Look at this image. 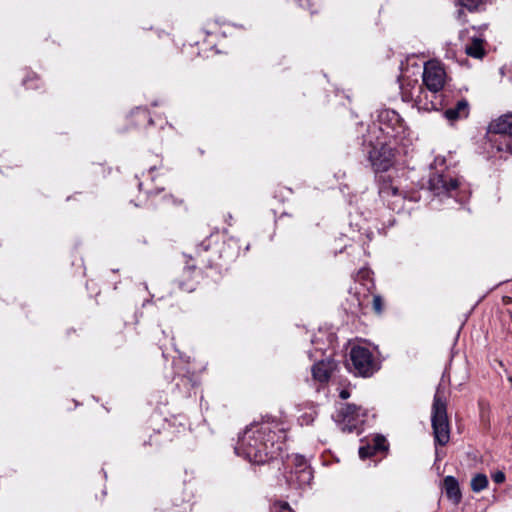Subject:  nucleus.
Here are the masks:
<instances>
[{
    "label": "nucleus",
    "instance_id": "nucleus-22",
    "mask_svg": "<svg viewBox=\"0 0 512 512\" xmlns=\"http://www.w3.org/2000/svg\"><path fill=\"white\" fill-rule=\"evenodd\" d=\"M492 479L498 484L503 483L505 481V474L502 471H497L492 475Z\"/></svg>",
    "mask_w": 512,
    "mask_h": 512
},
{
    "label": "nucleus",
    "instance_id": "nucleus-15",
    "mask_svg": "<svg viewBox=\"0 0 512 512\" xmlns=\"http://www.w3.org/2000/svg\"><path fill=\"white\" fill-rule=\"evenodd\" d=\"M446 496L455 504L461 500V492L457 479L453 476H446L443 481Z\"/></svg>",
    "mask_w": 512,
    "mask_h": 512
},
{
    "label": "nucleus",
    "instance_id": "nucleus-6",
    "mask_svg": "<svg viewBox=\"0 0 512 512\" xmlns=\"http://www.w3.org/2000/svg\"><path fill=\"white\" fill-rule=\"evenodd\" d=\"M349 369L357 375L368 377L378 370V364L372 352L363 346H354L350 350Z\"/></svg>",
    "mask_w": 512,
    "mask_h": 512
},
{
    "label": "nucleus",
    "instance_id": "nucleus-9",
    "mask_svg": "<svg viewBox=\"0 0 512 512\" xmlns=\"http://www.w3.org/2000/svg\"><path fill=\"white\" fill-rule=\"evenodd\" d=\"M378 130L386 137L397 138L405 133V124L400 115L390 109L381 110L378 114Z\"/></svg>",
    "mask_w": 512,
    "mask_h": 512
},
{
    "label": "nucleus",
    "instance_id": "nucleus-16",
    "mask_svg": "<svg viewBox=\"0 0 512 512\" xmlns=\"http://www.w3.org/2000/svg\"><path fill=\"white\" fill-rule=\"evenodd\" d=\"M466 54L480 59L484 56L483 40L480 38H474L472 42L465 48Z\"/></svg>",
    "mask_w": 512,
    "mask_h": 512
},
{
    "label": "nucleus",
    "instance_id": "nucleus-12",
    "mask_svg": "<svg viewBox=\"0 0 512 512\" xmlns=\"http://www.w3.org/2000/svg\"><path fill=\"white\" fill-rule=\"evenodd\" d=\"M335 367L336 364L330 359L321 360L315 363L312 367V375L314 380L320 383H326L329 380Z\"/></svg>",
    "mask_w": 512,
    "mask_h": 512
},
{
    "label": "nucleus",
    "instance_id": "nucleus-7",
    "mask_svg": "<svg viewBox=\"0 0 512 512\" xmlns=\"http://www.w3.org/2000/svg\"><path fill=\"white\" fill-rule=\"evenodd\" d=\"M459 182L449 172L434 173L429 179V190L442 201L444 198H454L457 195Z\"/></svg>",
    "mask_w": 512,
    "mask_h": 512
},
{
    "label": "nucleus",
    "instance_id": "nucleus-19",
    "mask_svg": "<svg viewBox=\"0 0 512 512\" xmlns=\"http://www.w3.org/2000/svg\"><path fill=\"white\" fill-rule=\"evenodd\" d=\"M380 193H382L384 196H400L401 192L399 191L398 187L392 185V184H383L380 188Z\"/></svg>",
    "mask_w": 512,
    "mask_h": 512
},
{
    "label": "nucleus",
    "instance_id": "nucleus-18",
    "mask_svg": "<svg viewBox=\"0 0 512 512\" xmlns=\"http://www.w3.org/2000/svg\"><path fill=\"white\" fill-rule=\"evenodd\" d=\"M271 512H294L289 504L285 501L277 500L273 502L270 508Z\"/></svg>",
    "mask_w": 512,
    "mask_h": 512
},
{
    "label": "nucleus",
    "instance_id": "nucleus-10",
    "mask_svg": "<svg viewBox=\"0 0 512 512\" xmlns=\"http://www.w3.org/2000/svg\"><path fill=\"white\" fill-rule=\"evenodd\" d=\"M371 149L368 151L369 160L376 171H387L392 165V150L386 140L377 137L376 143L369 140Z\"/></svg>",
    "mask_w": 512,
    "mask_h": 512
},
{
    "label": "nucleus",
    "instance_id": "nucleus-14",
    "mask_svg": "<svg viewBox=\"0 0 512 512\" xmlns=\"http://www.w3.org/2000/svg\"><path fill=\"white\" fill-rule=\"evenodd\" d=\"M469 115V103L465 99L457 101L454 107L448 108L444 112L445 118L454 122L460 119H464Z\"/></svg>",
    "mask_w": 512,
    "mask_h": 512
},
{
    "label": "nucleus",
    "instance_id": "nucleus-21",
    "mask_svg": "<svg viewBox=\"0 0 512 512\" xmlns=\"http://www.w3.org/2000/svg\"><path fill=\"white\" fill-rule=\"evenodd\" d=\"M373 308L377 313L382 312V299L380 296L373 297Z\"/></svg>",
    "mask_w": 512,
    "mask_h": 512
},
{
    "label": "nucleus",
    "instance_id": "nucleus-23",
    "mask_svg": "<svg viewBox=\"0 0 512 512\" xmlns=\"http://www.w3.org/2000/svg\"><path fill=\"white\" fill-rule=\"evenodd\" d=\"M350 396L349 392L346 389L341 390L340 397L342 399H347Z\"/></svg>",
    "mask_w": 512,
    "mask_h": 512
},
{
    "label": "nucleus",
    "instance_id": "nucleus-4",
    "mask_svg": "<svg viewBox=\"0 0 512 512\" xmlns=\"http://www.w3.org/2000/svg\"><path fill=\"white\" fill-rule=\"evenodd\" d=\"M400 93L403 101L413 102L419 110L429 112L440 109L439 100L430 99L428 92L417 80L403 79L400 84Z\"/></svg>",
    "mask_w": 512,
    "mask_h": 512
},
{
    "label": "nucleus",
    "instance_id": "nucleus-2",
    "mask_svg": "<svg viewBox=\"0 0 512 512\" xmlns=\"http://www.w3.org/2000/svg\"><path fill=\"white\" fill-rule=\"evenodd\" d=\"M422 78L430 99L437 98L440 102V109L446 106L447 91L444 88L447 82V74L443 65L436 60L426 62Z\"/></svg>",
    "mask_w": 512,
    "mask_h": 512
},
{
    "label": "nucleus",
    "instance_id": "nucleus-8",
    "mask_svg": "<svg viewBox=\"0 0 512 512\" xmlns=\"http://www.w3.org/2000/svg\"><path fill=\"white\" fill-rule=\"evenodd\" d=\"M366 411L354 404H345L336 415V421L341 425L343 431L352 432L357 430L364 422Z\"/></svg>",
    "mask_w": 512,
    "mask_h": 512
},
{
    "label": "nucleus",
    "instance_id": "nucleus-11",
    "mask_svg": "<svg viewBox=\"0 0 512 512\" xmlns=\"http://www.w3.org/2000/svg\"><path fill=\"white\" fill-rule=\"evenodd\" d=\"M292 461L295 470L291 472L290 481L295 482L298 487L309 485L313 479V474L306 459L303 456L294 455Z\"/></svg>",
    "mask_w": 512,
    "mask_h": 512
},
{
    "label": "nucleus",
    "instance_id": "nucleus-1",
    "mask_svg": "<svg viewBox=\"0 0 512 512\" xmlns=\"http://www.w3.org/2000/svg\"><path fill=\"white\" fill-rule=\"evenodd\" d=\"M286 432L275 419H263L246 427L235 446L237 455L263 464L276 458L284 447Z\"/></svg>",
    "mask_w": 512,
    "mask_h": 512
},
{
    "label": "nucleus",
    "instance_id": "nucleus-20",
    "mask_svg": "<svg viewBox=\"0 0 512 512\" xmlns=\"http://www.w3.org/2000/svg\"><path fill=\"white\" fill-rule=\"evenodd\" d=\"M483 0H459L461 6L473 11L479 7Z\"/></svg>",
    "mask_w": 512,
    "mask_h": 512
},
{
    "label": "nucleus",
    "instance_id": "nucleus-5",
    "mask_svg": "<svg viewBox=\"0 0 512 512\" xmlns=\"http://www.w3.org/2000/svg\"><path fill=\"white\" fill-rule=\"evenodd\" d=\"M489 131L495 135L491 139L493 147L498 152L505 153V158L508 155L512 156V113L494 120L489 126Z\"/></svg>",
    "mask_w": 512,
    "mask_h": 512
},
{
    "label": "nucleus",
    "instance_id": "nucleus-17",
    "mask_svg": "<svg viewBox=\"0 0 512 512\" xmlns=\"http://www.w3.org/2000/svg\"><path fill=\"white\" fill-rule=\"evenodd\" d=\"M488 486V478L485 474L478 473L471 479V489L480 492Z\"/></svg>",
    "mask_w": 512,
    "mask_h": 512
},
{
    "label": "nucleus",
    "instance_id": "nucleus-3",
    "mask_svg": "<svg viewBox=\"0 0 512 512\" xmlns=\"http://www.w3.org/2000/svg\"><path fill=\"white\" fill-rule=\"evenodd\" d=\"M431 422L435 442L439 445H446L450 439V428L445 395L440 387L437 388L434 395Z\"/></svg>",
    "mask_w": 512,
    "mask_h": 512
},
{
    "label": "nucleus",
    "instance_id": "nucleus-13",
    "mask_svg": "<svg viewBox=\"0 0 512 512\" xmlns=\"http://www.w3.org/2000/svg\"><path fill=\"white\" fill-rule=\"evenodd\" d=\"M388 448L384 436L377 435L372 439V443H367L365 446L359 448V456L361 459H366L375 455L377 452L386 451Z\"/></svg>",
    "mask_w": 512,
    "mask_h": 512
}]
</instances>
